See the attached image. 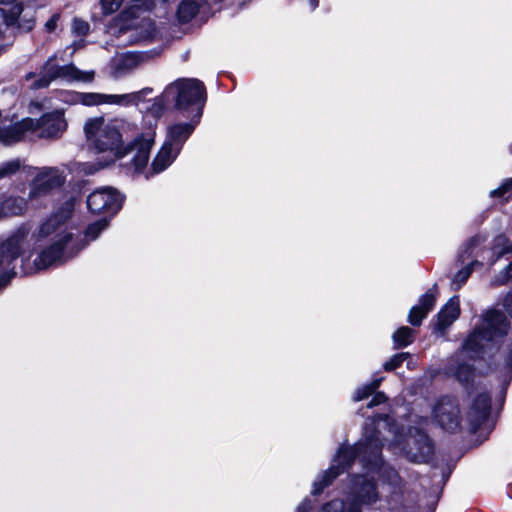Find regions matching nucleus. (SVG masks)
<instances>
[{
	"label": "nucleus",
	"instance_id": "f257e3e1",
	"mask_svg": "<svg viewBox=\"0 0 512 512\" xmlns=\"http://www.w3.org/2000/svg\"><path fill=\"white\" fill-rule=\"evenodd\" d=\"M367 424L361 440L354 447H341L334 459L332 467L321 475L313 483L312 493L320 494L334 478L344 472L351 463L358 459L367 474L356 475L352 479V485L347 498V503L342 500H332L325 504L320 512H361L364 506H371L380 500L376 483L369 473H377L389 485L393 486V492L388 498L389 508L394 510L403 506L404 486L398 473L390 466L383 463L381 458L382 438L388 443V448L395 454H403L410 461L417 463L427 462L432 453L433 445L428 436L418 427H409L407 433L403 432V426L390 422L389 417L381 418Z\"/></svg>",
	"mask_w": 512,
	"mask_h": 512
},
{
	"label": "nucleus",
	"instance_id": "f03ea898",
	"mask_svg": "<svg viewBox=\"0 0 512 512\" xmlns=\"http://www.w3.org/2000/svg\"><path fill=\"white\" fill-rule=\"evenodd\" d=\"M68 203L58 214L45 218L37 229L23 223L0 241V292L17 275V264L23 274H32L57 263L65 241V221L69 217Z\"/></svg>",
	"mask_w": 512,
	"mask_h": 512
},
{
	"label": "nucleus",
	"instance_id": "7ed1b4c3",
	"mask_svg": "<svg viewBox=\"0 0 512 512\" xmlns=\"http://www.w3.org/2000/svg\"><path fill=\"white\" fill-rule=\"evenodd\" d=\"M128 124L122 119H106L102 116L86 120L84 132L88 145L98 152H111L122 166L140 172L148 163L154 132L136 138L131 144L120 148L123 132Z\"/></svg>",
	"mask_w": 512,
	"mask_h": 512
},
{
	"label": "nucleus",
	"instance_id": "20e7f679",
	"mask_svg": "<svg viewBox=\"0 0 512 512\" xmlns=\"http://www.w3.org/2000/svg\"><path fill=\"white\" fill-rule=\"evenodd\" d=\"M507 331L508 322L504 314L496 310L484 312L464 341L461 351L451 359L447 368L448 374L463 385L469 384L474 378V369L465 359L484 357L496 347Z\"/></svg>",
	"mask_w": 512,
	"mask_h": 512
},
{
	"label": "nucleus",
	"instance_id": "39448f33",
	"mask_svg": "<svg viewBox=\"0 0 512 512\" xmlns=\"http://www.w3.org/2000/svg\"><path fill=\"white\" fill-rule=\"evenodd\" d=\"M206 100L204 84L197 79H179L166 87L162 95L154 100L151 113L158 117L166 104L175 103L180 111L191 110L193 117L200 119Z\"/></svg>",
	"mask_w": 512,
	"mask_h": 512
},
{
	"label": "nucleus",
	"instance_id": "423d86ee",
	"mask_svg": "<svg viewBox=\"0 0 512 512\" xmlns=\"http://www.w3.org/2000/svg\"><path fill=\"white\" fill-rule=\"evenodd\" d=\"M68 203L71 204V209L69 212V217L65 221L64 227H65V231L68 232V234H69V238L63 244L62 254L57 259V262L64 261V260L76 255L80 250L85 248L90 241L96 240L97 237L100 235V233L103 230H105L109 225L108 219L102 218V219L90 224L87 227V229L84 233V239H80L79 237H74L72 229L69 226L70 220L72 219V216L74 213L75 203H76V200L73 196H65L63 198L62 202L46 218H50L52 215L58 214V212L60 210H62Z\"/></svg>",
	"mask_w": 512,
	"mask_h": 512
},
{
	"label": "nucleus",
	"instance_id": "0eeeda50",
	"mask_svg": "<svg viewBox=\"0 0 512 512\" xmlns=\"http://www.w3.org/2000/svg\"><path fill=\"white\" fill-rule=\"evenodd\" d=\"M152 89L144 88L140 91L128 94H104L96 92H71L66 93L64 101L70 104H82L85 106L117 105L128 106L138 104L143 97L150 94Z\"/></svg>",
	"mask_w": 512,
	"mask_h": 512
},
{
	"label": "nucleus",
	"instance_id": "6e6552de",
	"mask_svg": "<svg viewBox=\"0 0 512 512\" xmlns=\"http://www.w3.org/2000/svg\"><path fill=\"white\" fill-rule=\"evenodd\" d=\"M94 77L93 70L82 71L72 64L59 66L55 63L54 58H49L43 66L38 80L32 86L35 89L45 88L56 79L66 82L91 83Z\"/></svg>",
	"mask_w": 512,
	"mask_h": 512
},
{
	"label": "nucleus",
	"instance_id": "1a4fd4ad",
	"mask_svg": "<svg viewBox=\"0 0 512 512\" xmlns=\"http://www.w3.org/2000/svg\"><path fill=\"white\" fill-rule=\"evenodd\" d=\"M66 180L64 170L59 167H40L34 172L28 198L36 200L60 188Z\"/></svg>",
	"mask_w": 512,
	"mask_h": 512
},
{
	"label": "nucleus",
	"instance_id": "9d476101",
	"mask_svg": "<svg viewBox=\"0 0 512 512\" xmlns=\"http://www.w3.org/2000/svg\"><path fill=\"white\" fill-rule=\"evenodd\" d=\"M491 253V265L503 261L505 266L492 277L490 285L492 287L504 286L512 280V241L503 235L497 236L494 239Z\"/></svg>",
	"mask_w": 512,
	"mask_h": 512
},
{
	"label": "nucleus",
	"instance_id": "9b49d317",
	"mask_svg": "<svg viewBox=\"0 0 512 512\" xmlns=\"http://www.w3.org/2000/svg\"><path fill=\"white\" fill-rule=\"evenodd\" d=\"M122 202L123 197L111 187L99 188L92 192L87 199L89 210L95 214L114 215L121 208Z\"/></svg>",
	"mask_w": 512,
	"mask_h": 512
},
{
	"label": "nucleus",
	"instance_id": "f8f14e48",
	"mask_svg": "<svg viewBox=\"0 0 512 512\" xmlns=\"http://www.w3.org/2000/svg\"><path fill=\"white\" fill-rule=\"evenodd\" d=\"M433 416L444 430L454 432L460 426L459 406L453 397L440 398L433 408Z\"/></svg>",
	"mask_w": 512,
	"mask_h": 512
},
{
	"label": "nucleus",
	"instance_id": "ddd939ff",
	"mask_svg": "<svg viewBox=\"0 0 512 512\" xmlns=\"http://www.w3.org/2000/svg\"><path fill=\"white\" fill-rule=\"evenodd\" d=\"M23 11L24 9L21 4L14 5L8 11L0 8V33H2L4 28L17 29L22 32L30 31L34 25L33 17L29 13L21 16Z\"/></svg>",
	"mask_w": 512,
	"mask_h": 512
},
{
	"label": "nucleus",
	"instance_id": "4468645a",
	"mask_svg": "<svg viewBox=\"0 0 512 512\" xmlns=\"http://www.w3.org/2000/svg\"><path fill=\"white\" fill-rule=\"evenodd\" d=\"M37 125L32 131H39L42 138H58L66 130L67 123L61 110L43 115L34 120Z\"/></svg>",
	"mask_w": 512,
	"mask_h": 512
},
{
	"label": "nucleus",
	"instance_id": "2eb2a0df",
	"mask_svg": "<svg viewBox=\"0 0 512 512\" xmlns=\"http://www.w3.org/2000/svg\"><path fill=\"white\" fill-rule=\"evenodd\" d=\"M198 122L199 119L192 117L189 122H176L169 124L166 128V138L164 143L180 152L186 140L193 133Z\"/></svg>",
	"mask_w": 512,
	"mask_h": 512
},
{
	"label": "nucleus",
	"instance_id": "dca6fc26",
	"mask_svg": "<svg viewBox=\"0 0 512 512\" xmlns=\"http://www.w3.org/2000/svg\"><path fill=\"white\" fill-rule=\"evenodd\" d=\"M37 123L32 118H24L18 123L0 127V142L11 145L23 139L27 132L32 131Z\"/></svg>",
	"mask_w": 512,
	"mask_h": 512
},
{
	"label": "nucleus",
	"instance_id": "f3484780",
	"mask_svg": "<svg viewBox=\"0 0 512 512\" xmlns=\"http://www.w3.org/2000/svg\"><path fill=\"white\" fill-rule=\"evenodd\" d=\"M460 315V304L457 296L452 297L437 314L434 330L444 334L448 327L458 319Z\"/></svg>",
	"mask_w": 512,
	"mask_h": 512
},
{
	"label": "nucleus",
	"instance_id": "a211bd4d",
	"mask_svg": "<svg viewBox=\"0 0 512 512\" xmlns=\"http://www.w3.org/2000/svg\"><path fill=\"white\" fill-rule=\"evenodd\" d=\"M472 404L468 411V419L474 428H477L487 418L490 411V397L481 393L475 397L471 394Z\"/></svg>",
	"mask_w": 512,
	"mask_h": 512
},
{
	"label": "nucleus",
	"instance_id": "6ab92c4d",
	"mask_svg": "<svg viewBox=\"0 0 512 512\" xmlns=\"http://www.w3.org/2000/svg\"><path fill=\"white\" fill-rule=\"evenodd\" d=\"M180 152L163 143L160 150L154 157L151 164V172L147 173L146 178L150 175L158 174L166 170L177 158Z\"/></svg>",
	"mask_w": 512,
	"mask_h": 512
},
{
	"label": "nucleus",
	"instance_id": "aec40b11",
	"mask_svg": "<svg viewBox=\"0 0 512 512\" xmlns=\"http://www.w3.org/2000/svg\"><path fill=\"white\" fill-rule=\"evenodd\" d=\"M435 305V295L432 292L425 293L419 300V304L412 307L408 316V321L419 326L422 320L433 309Z\"/></svg>",
	"mask_w": 512,
	"mask_h": 512
},
{
	"label": "nucleus",
	"instance_id": "412c9836",
	"mask_svg": "<svg viewBox=\"0 0 512 512\" xmlns=\"http://www.w3.org/2000/svg\"><path fill=\"white\" fill-rule=\"evenodd\" d=\"M27 209V200L21 196L10 195L4 197L0 204V213L5 216H17Z\"/></svg>",
	"mask_w": 512,
	"mask_h": 512
},
{
	"label": "nucleus",
	"instance_id": "4be33fe9",
	"mask_svg": "<svg viewBox=\"0 0 512 512\" xmlns=\"http://www.w3.org/2000/svg\"><path fill=\"white\" fill-rule=\"evenodd\" d=\"M198 12V6L194 0H183L177 10V16L180 22L190 21Z\"/></svg>",
	"mask_w": 512,
	"mask_h": 512
},
{
	"label": "nucleus",
	"instance_id": "5701e85b",
	"mask_svg": "<svg viewBox=\"0 0 512 512\" xmlns=\"http://www.w3.org/2000/svg\"><path fill=\"white\" fill-rule=\"evenodd\" d=\"M490 197L499 199L502 203L512 199V178L506 179L500 187L490 192Z\"/></svg>",
	"mask_w": 512,
	"mask_h": 512
},
{
	"label": "nucleus",
	"instance_id": "b1692460",
	"mask_svg": "<svg viewBox=\"0 0 512 512\" xmlns=\"http://www.w3.org/2000/svg\"><path fill=\"white\" fill-rule=\"evenodd\" d=\"M479 264L480 263L478 261H472L467 266L462 268L457 274H455V276L452 280V283H451L452 289L453 290L460 289L465 284V282L467 281L469 276L471 275L473 266L479 265Z\"/></svg>",
	"mask_w": 512,
	"mask_h": 512
},
{
	"label": "nucleus",
	"instance_id": "393cba45",
	"mask_svg": "<svg viewBox=\"0 0 512 512\" xmlns=\"http://www.w3.org/2000/svg\"><path fill=\"white\" fill-rule=\"evenodd\" d=\"M414 339L413 330L409 327H401L393 334V340L398 347H405Z\"/></svg>",
	"mask_w": 512,
	"mask_h": 512
},
{
	"label": "nucleus",
	"instance_id": "a878e982",
	"mask_svg": "<svg viewBox=\"0 0 512 512\" xmlns=\"http://www.w3.org/2000/svg\"><path fill=\"white\" fill-rule=\"evenodd\" d=\"M381 380L382 379H374L371 383L356 389L353 395V400L358 402L372 395L373 392L379 387Z\"/></svg>",
	"mask_w": 512,
	"mask_h": 512
},
{
	"label": "nucleus",
	"instance_id": "bb28decb",
	"mask_svg": "<svg viewBox=\"0 0 512 512\" xmlns=\"http://www.w3.org/2000/svg\"><path fill=\"white\" fill-rule=\"evenodd\" d=\"M21 163L18 159L0 164V178L15 174L20 169Z\"/></svg>",
	"mask_w": 512,
	"mask_h": 512
},
{
	"label": "nucleus",
	"instance_id": "cd10ccee",
	"mask_svg": "<svg viewBox=\"0 0 512 512\" xmlns=\"http://www.w3.org/2000/svg\"><path fill=\"white\" fill-rule=\"evenodd\" d=\"M72 33L75 36H86L90 30V25L87 21L75 18L71 26Z\"/></svg>",
	"mask_w": 512,
	"mask_h": 512
},
{
	"label": "nucleus",
	"instance_id": "c85d7f7f",
	"mask_svg": "<svg viewBox=\"0 0 512 512\" xmlns=\"http://www.w3.org/2000/svg\"><path fill=\"white\" fill-rule=\"evenodd\" d=\"M409 357L408 353H399L394 355L389 361L384 363V369L386 371H391L398 368L404 360Z\"/></svg>",
	"mask_w": 512,
	"mask_h": 512
},
{
	"label": "nucleus",
	"instance_id": "c756f323",
	"mask_svg": "<svg viewBox=\"0 0 512 512\" xmlns=\"http://www.w3.org/2000/svg\"><path fill=\"white\" fill-rule=\"evenodd\" d=\"M123 0H101V6L105 14H111L117 11L122 5Z\"/></svg>",
	"mask_w": 512,
	"mask_h": 512
},
{
	"label": "nucleus",
	"instance_id": "7c9ffc66",
	"mask_svg": "<svg viewBox=\"0 0 512 512\" xmlns=\"http://www.w3.org/2000/svg\"><path fill=\"white\" fill-rule=\"evenodd\" d=\"M479 244V239L474 238L471 239L470 242L466 245L464 250L460 253L459 258L462 262L466 261L473 254L474 248Z\"/></svg>",
	"mask_w": 512,
	"mask_h": 512
},
{
	"label": "nucleus",
	"instance_id": "2f4dec72",
	"mask_svg": "<svg viewBox=\"0 0 512 512\" xmlns=\"http://www.w3.org/2000/svg\"><path fill=\"white\" fill-rule=\"evenodd\" d=\"M139 62V56L133 53L125 55L123 58V65L125 67L132 68L133 66H136Z\"/></svg>",
	"mask_w": 512,
	"mask_h": 512
},
{
	"label": "nucleus",
	"instance_id": "473e14b6",
	"mask_svg": "<svg viewBox=\"0 0 512 512\" xmlns=\"http://www.w3.org/2000/svg\"><path fill=\"white\" fill-rule=\"evenodd\" d=\"M60 19L59 14H54L51 16V18L45 23V28L48 32H53L58 24V21Z\"/></svg>",
	"mask_w": 512,
	"mask_h": 512
},
{
	"label": "nucleus",
	"instance_id": "72a5a7b5",
	"mask_svg": "<svg viewBox=\"0 0 512 512\" xmlns=\"http://www.w3.org/2000/svg\"><path fill=\"white\" fill-rule=\"evenodd\" d=\"M385 401H386V396L384 395V393L377 392L373 396L372 400L368 403L367 406L371 408V407L377 406V405H379L381 403H384Z\"/></svg>",
	"mask_w": 512,
	"mask_h": 512
},
{
	"label": "nucleus",
	"instance_id": "f704fd0d",
	"mask_svg": "<svg viewBox=\"0 0 512 512\" xmlns=\"http://www.w3.org/2000/svg\"><path fill=\"white\" fill-rule=\"evenodd\" d=\"M311 501L306 498L296 508L295 512H308L311 509Z\"/></svg>",
	"mask_w": 512,
	"mask_h": 512
},
{
	"label": "nucleus",
	"instance_id": "c9c22d12",
	"mask_svg": "<svg viewBox=\"0 0 512 512\" xmlns=\"http://www.w3.org/2000/svg\"><path fill=\"white\" fill-rule=\"evenodd\" d=\"M504 307L512 315V290L506 295L503 302Z\"/></svg>",
	"mask_w": 512,
	"mask_h": 512
},
{
	"label": "nucleus",
	"instance_id": "e433bc0d",
	"mask_svg": "<svg viewBox=\"0 0 512 512\" xmlns=\"http://www.w3.org/2000/svg\"><path fill=\"white\" fill-rule=\"evenodd\" d=\"M135 1V6L137 7H146L148 8V3L146 0H134Z\"/></svg>",
	"mask_w": 512,
	"mask_h": 512
},
{
	"label": "nucleus",
	"instance_id": "4c0bfd02",
	"mask_svg": "<svg viewBox=\"0 0 512 512\" xmlns=\"http://www.w3.org/2000/svg\"><path fill=\"white\" fill-rule=\"evenodd\" d=\"M311 10H315L319 5V0H308Z\"/></svg>",
	"mask_w": 512,
	"mask_h": 512
},
{
	"label": "nucleus",
	"instance_id": "58836bf2",
	"mask_svg": "<svg viewBox=\"0 0 512 512\" xmlns=\"http://www.w3.org/2000/svg\"><path fill=\"white\" fill-rule=\"evenodd\" d=\"M73 46H74V50H76V49H78V48H80V47H82V46H83V41H82V40H80V41H75V42H74V44H73Z\"/></svg>",
	"mask_w": 512,
	"mask_h": 512
},
{
	"label": "nucleus",
	"instance_id": "ea45409f",
	"mask_svg": "<svg viewBox=\"0 0 512 512\" xmlns=\"http://www.w3.org/2000/svg\"><path fill=\"white\" fill-rule=\"evenodd\" d=\"M252 1H253V0H238L239 5H241V6H243V5L247 4V3H250V2H252Z\"/></svg>",
	"mask_w": 512,
	"mask_h": 512
},
{
	"label": "nucleus",
	"instance_id": "a19ab883",
	"mask_svg": "<svg viewBox=\"0 0 512 512\" xmlns=\"http://www.w3.org/2000/svg\"><path fill=\"white\" fill-rule=\"evenodd\" d=\"M15 0H0V3L2 4H6V3H12L14 2Z\"/></svg>",
	"mask_w": 512,
	"mask_h": 512
},
{
	"label": "nucleus",
	"instance_id": "79ce46f5",
	"mask_svg": "<svg viewBox=\"0 0 512 512\" xmlns=\"http://www.w3.org/2000/svg\"><path fill=\"white\" fill-rule=\"evenodd\" d=\"M420 421H421V427H422L425 423H427V419H424V418H421V419H420Z\"/></svg>",
	"mask_w": 512,
	"mask_h": 512
},
{
	"label": "nucleus",
	"instance_id": "37998d69",
	"mask_svg": "<svg viewBox=\"0 0 512 512\" xmlns=\"http://www.w3.org/2000/svg\"><path fill=\"white\" fill-rule=\"evenodd\" d=\"M508 150L512 154V143L508 146Z\"/></svg>",
	"mask_w": 512,
	"mask_h": 512
},
{
	"label": "nucleus",
	"instance_id": "c03bdc74",
	"mask_svg": "<svg viewBox=\"0 0 512 512\" xmlns=\"http://www.w3.org/2000/svg\"><path fill=\"white\" fill-rule=\"evenodd\" d=\"M31 77H33V74L32 73L28 74L27 75V80L30 79Z\"/></svg>",
	"mask_w": 512,
	"mask_h": 512
}]
</instances>
